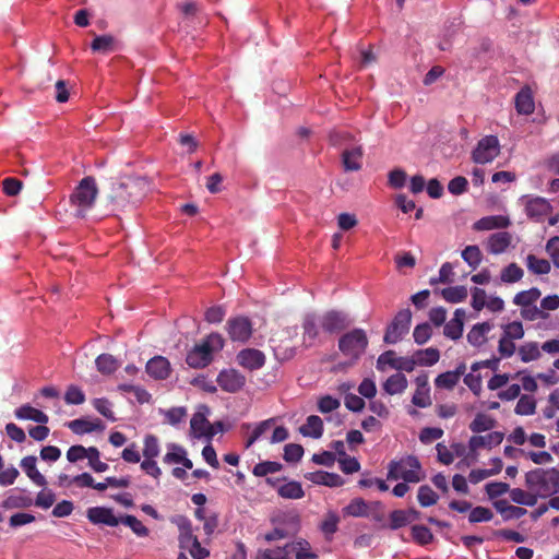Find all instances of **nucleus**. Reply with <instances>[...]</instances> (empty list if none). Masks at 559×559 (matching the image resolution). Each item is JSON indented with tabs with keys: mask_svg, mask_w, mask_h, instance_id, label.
I'll use <instances>...</instances> for the list:
<instances>
[{
	"mask_svg": "<svg viewBox=\"0 0 559 559\" xmlns=\"http://www.w3.org/2000/svg\"><path fill=\"white\" fill-rule=\"evenodd\" d=\"M150 183L144 177H128L112 189L111 201L118 209L134 205L147 193Z\"/></svg>",
	"mask_w": 559,
	"mask_h": 559,
	"instance_id": "1",
	"label": "nucleus"
},
{
	"mask_svg": "<svg viewBox=\"0 0 559 559\" xmlns=\"http://www.w3.org/2000/svg\"><path fill=\"white\" fill-rule=\"evenodd\" d=\"M525 486L538 498H549L559 493V469L535 468L525 474Z\"/></svg>",
	"mask_w": 559,
	"mask_h": 559,
	"instance_id": "2",
	"label": "nucleus"
},
{
	"mask_svg": "<svg viewBox=\"0 0 559 559\" xmlns=\"http://www.w3.org/2000/svg\"><path fill=\"white\" fill-rule=\"evenodd\" d=\"M369 340L362 329H353L338 338V350L348 366H354L365 355Z\"/></svg>",
	"mask_w": 559,
	"mask_h": 559,
	"instance_id": "3",
	"label": "nucleus"
},
{
	"mask_svg": "<svg viewBox=\"0 0 559 559\" xmlns=\"http://www.w3.org/2000/svg\"><path fill=\"white\" fill-rule=\"evenodd\" d=\"M224 347V340L218 333H211L197 344L188 354L186 361L192 368H204L211 364L214 354Z\"/></svg>",
	"mask_w": 559,
	"mask_h": 559,
	"instance_id": "4",
	"label": "nucleus"
},
{
	"mask_svg": "<svg viewBox=\"0 0 559 559\" xmlns=\"http://www.w3.org/2000/svg\"><path fill=\"white\" fill-rule=\"evenodd\" d=\"M97 186L92 177L83 178L71 194V205L79 217H84L92 209L97 197Z\"/></svg>",
	"mask_w": 559,
	"mask_h": 559,
	"instance_id": "5",
	"label": "nucleus"
},
{
	"mask_svg": "<svg viewBox=\"0 0 559 559\" xmlns=\"http://www.w3.org/2000/svg\"><path fill=\"white\" fill-rule=\"evenodd\" d=\"M334 144L342 146V163L346 171H357L361 168L362 147L346 131L335 134Z\"/></svg>",
	"mask_w": 559,
	"mask_h": 559,
	"instance_id": "6",
	"label": "nucleus"
},
{
	"mask_svg": "<svg viewBox=\"0 0 559 559\" xmlns=\"http://www.w3.org/2000/svg\"><path fill=\"white\" fill-rule=\"evenodd\" d=\"M386 477L389 480L403 479L405 483H419L424 474L419 461L415 456H406L389 464Z\"/></svg>",
	"mask_w": 559,
	"mask_h": 559,
	"instance_id": "7",
	"label": "nucleus"
},
{
	"mask_svg": "<svg viewBox=\"0 0 559 559\" xmlns=\"http://www.w3.org/2000/svg\"><path fill=\"white\" fill-rule=\"evenodd\" d=\"M412 312L409 309H403L396 313L393 321L388 326L383 341L386 344H396L409 331Z\"/></svg>",
	"mask_w": 559,
	"mask_h": 559,
	"instance_id": "8",
	"label": "nucleus"
},
{
	"mask_svg": "<svg viewBox=\"0 0 559 559\" xmlns=\"http://www.w3.org/2000/svg\"><path fill=\"white\" fill-rule=\"evenodd\" d=\"M527 217L534 222L540 223L552 212V206L548 200L542 197L524 195L521 198Z\"/></svg>",
	"mask_w": 559,
	"mask_h": 559,
	"instance_id": "9",
	"label": "nucleus"
},
{
	"mask_svg": "<svg viewBox=\"0 0 559 559\" xmlns=\"http://www.w3.org/2000/svg\"><path fill=\"white\" fill-rule=\"evenodd\" d=\"M500 153L499 140L495 135H487L478 141L472 153V158L476 164L491 163Z\"/></svg>",
	"mask_w": 559,
	"mask_h": 559,
	"instance_id": "10",
	"label": "nucleus"
},
{
	"mask_svg": "<svg viewBox=\"0 0 559 559\" xmlns=\"http://www.w3.org/2000/svg\"><path fill=\"white\" fill-rule=\"evenodd\" d=\"M320 316V326L326 334H334L350 325V320L345 312L330 310Z\"/></svg>",
	"mask_w": 559,
	"mask_h": 559,
	"instance_id": "11",
	"label": "nucleus"
},
{
	"mask_svg": "<svg viewBox=\"0 0 559 559\" xmlns=\"http://www.w3.org/2000/svg\"><path fill=\"white\" fill-rule=\"evenodd\" d=\"M302 342L306 347H311L323 341L325 334L320 326V316L316 313H307L302 322Z\"/></svg>",
	"mask_w": 559,
	"mask_h": 559,
	"instance_id": "12",
	"label": "nucleus"
},
{
	"mask_svg": "<svg viewBox=\"0 0 559 559\" xmlns=\"http://www.w3.org/2000/svg\"><path fill=\"white\" fill-rule=\"evenodd\" d=\"M385 365L397 371L412 372L415 369V362L412 357H399L393 350L384 352L379 356L377 369L383 371Z\"/></svg>",
	"mask_w": 559,
	"mask_h": 559,
	"instance_id": "13",
	"label": "nucleus"
},
{
	"mask_svg": "<svg viewBox=\"0 0 559 559\" xmlns=\"http://www.w3.org/2000/svg\"><path fill=\"white\" fill-rule=\"evenodd\" d=\"M227 332L234 342L245 343L252 334V324L246 317H236L227 321Z\"/></svg>",
	"mask_w": 559,
	"mask_h": 559,
	"instance_id": "14",
	"label": "nucleus"
},
{
	"mask_svg": "<svg viewBox=\"0 0 559 559\" xmlns=\"http://www.w3.org/2000/svg\"><path fill=\"white\" fill-rule=\"evenodd\" d=\"M217 383L223 391L236 393L246 384V378L235 369H225L218 373Z\"/></svg>",
	"mask_w": 559,
	"mask_h": 559,
	"instance_id": "15",
	"label": "nucleus"
},
{
	"mask_svg": "<svg viewBox=\"0 0 559 559\" xmlns=\"http://www.w3.org/2000/svg\"><path fill=\"white\" fill-rule=\"evenodd\" d=\"M86 516L93 524H103L107 526H117L121 518H117L110 508L93 507L87 509Z\"/></svg>",
	"mask_w": 559,
	"mask_h": 559,
	"instance_id": "16",
	"label": "nucleus"
},
{
	"mask_svg": "<svg viewBox=\"0 0 559 559\" xmlns=\"http://www.w3.org/2000/svg\"><path fill=\"white\" fill-rule=\"evenodd\" d=\"M237 362L248 370H257L264 366L265 355L259 349L246 348L238 353Z\"/></svg>",
	"mask_w": 559,
	"mask_h": 559,
	"instance_id": "17",
	"label": "nucleus"
},
{
	"mask_svg": "<svg viewBox=\"0 0 559 559\" xmlns=\"http://www.w3.org/2000/svg\"><path fill=\"white\" fill-rule=\"evenodd\" d=\"M146 372L155 380L167 379L170 374L171 367L167 358L155 356L146 362Z\"/></svg>",
	"mask_w": 559,
	"mask_h": 559,
	"instance_id": "18",
	"label": "nucleus"
},
{
	"mask_svg": "<svg viewBox=\"0 0 559 559\" xmlns=\"http://www.w3.org/2000/svg\"><path fill=\"white\" fill-rule=\"evenodd\" d=\"M420 512L414 508L407 510H394L389 515L391 530H399L419 519Z\"/></svg>",
	"mask_w": 559,
	"mask_h": 559,
	"instance_id": "19",
	"label": "nucleus"
},
{
	"mask_svg": "<svg viewBox=\"0 0 559 559\" xmlns=\"http://www.w3.org/2000/svg\"><path fill=\"white\" fill-rule=\"evenodd\" d=\"M493 329L490 322L476 323L467 333V342L474 347H481L488 341V333Z\"/></svg>",
	"mask_w": 559,
	"mask_h": 559,
	"instance_id": "20",
	"label": "nucleus"
},
{
	"mask_svg": "<svg viewBox=\"0 0 559 559\" xmlns=\"http://www.w3.org/2000/svg\"><path fill=\"white\" fill-rule=\"evenodd\" d=\"M466 312L464 309L459 308L454 311L453 318L445 323L443 334L451 340H459L463 334L464 320Z\"/></svg>",
	"mask_w": 559,
	"mask_h": 559,
	"instance_id": "21",
	"label": "nucleus"
},
{
	"mask_svg": "<svg viewBox=\"0 0 559 559\" xmlns=\"http://www.w3.org/2000/svg\"><path fill=\"white\" fill-rule=\"evenodd\" d=\"M204 412H207V407H200V409L192 416L190 420V430L194 438H201L211 435L210 424L205 417Z\"/></svg>",
	"mask_w": 559,
	"mask_h": 559,
	"instance_id": "22",
	"label": "nucleus"
},
{
	"mask_svg": "<svg viewBox=\"0 0 559 559\" xmlns=\"http://www.w3.org/2000/svg\"><path fill=\"white\" fill-rule=\"evenodd\" d=\"M67 426L76 435H84L93 431H102L105 428L103 423L97 418H78L69 421Z\"/></svg>",
	"mask_w": 559,
	"mask_h": 559,
	"instance_id": "23",
	"label": "nucleus"
},
{
	"mask_svg": "<svg viewBox=\"0 0 559 559\" xmlns=\"http://www.w3.org/2000/svg\"><path fill=\"white\" fill-rule=\"evenodd\" d=\"M511 240L512 236L508 231L495 233L487 240V250L492 254H500L508 249Z\"/></svg>",
	"mask_w": 559,
	"mask_h": 559,
	"instance_id": "24",
	"label": "nucleus"
},
{
	"mask_svg": "<svg viewBox=\"0 0 559 559\" xmlns=\"http://www.w3.org/2000/svg\"><path fill=\"white\" fill-rule=\"evenodd\" d=\"M511 222L508 216L492 215L486 216L474 223L473 228L475 230H491L496 228H507Z\"/></svg>",
	"mask_w": 559,
	"mask_h": 559,
	"instance_id": "25",
	"label": "nucleus"
},
{
	"mask_svg": "<svg viewBox=\"0 0 559 559\" xmlns=\"http://www.w3.org/2000/svg\"><path fill=\"white\" fill-rule=\"evenodd\" d=\"M515 109L520 115H531L534 112L535 103L530 87H523L515 96Z\"/></svg>",
	"mask_w": 559,
	"mask_h": 559,
	"instance_id": "26",
	"label": "nucleus"
},
{
	"mask_svg": "<svg viewBox=\"0 0 559 559\" xmlns=\"http://www.w3.org/2000/svg\"><path fill=\"white\" fill-rule=\"evenodd\" d=\"M408 385L407 378L402 372L390 376L384 383L382 389L389 395L402 394Z\"/></svg>",
	"mask_w": 559,
	"mask_h": 559,
	"instance_id": "27",
	"label": "nucleus"
},
{
	"mask_svg": "<svg viewBox=\"0 0 559 559\" xmlns=\"http://www.w3.org/2000/svg\"><path fill=\"white\" fill-rule=\"evenodd\" d=\"M14 415L20 420H33L38 424H47L48 416L28 404H24L14 411Z\"/></svg>",
	"mask_w": 559,
	"mask_h": 559,
	"instance_id": "28",
	"label": "nucleus"
},
{
	"mask_svg": "<svg viewBox=\"0 0 559 559\" xmlns=\"http://www.w3.org/2000/svg\"><path fill=\"white\" fill-rule=\"evenodd\" d=\"M37 459L33 455L25 456L21 461V467L27 477L37 486H45L46 478L41 475L36 467Z\"/></svg>",
	"mask_w": 559,
	"mask_h": 559,
	"instance_id": "29",
	"label": "nucleus"
},
{
	"mask_svg": "<svg viewBox=\"0 0 559 559\" xmlns=\"http://www.w3.org/2000/svg\"><path fill=\"white\" fill-rule=\"evenodd\" d=\"M276 424V418L272 417L260 423L252 425L251 431L246 441V448H250L254 442L261 439L266 432H269Z\"/></svg>",
	"mask_w": 559,
	"mask_h": 559,
	"instance_id": "30",
	"label": "nucleus"
},
{
	"mask_svg": "<svg viewBox=\"0 0 559 559\" xmlns=\"http://www.w3.org/2000/svg\"><path fill=\"white\" fill-rule=\"evenodd\" d=\"M503 435L500 432H490L486 436H474L469 439L468 445L471 450L476 451L480 448H492L501 443Z\"/></svg>",
	"mask_w": 559,
	"mask_h": 559,
	"instance_id": "31",
	"label": "nucleus"
},
{
	"mask_svg": "<svg viewBox=\"0 0 559 559\" xmlns=\"http://www.w3.org/2000/svg\"><path fill=\"white\" fill-rule=\"evenodd\" d=\"M307 478L313 484L324 485L328 487H340L344 484L343 478L338 474L323 471L310 473Z\"/></svg>",
	"mask_w": 559,
	"mask_h": 559,
	"instance_id": "32",
	"label": "nucleus"
},
{
	"mask_svg": "<svg viewBox=\"0 0 559 559\" xmlns=\"http://www.w3.org/2000/svg\"><path fill=\"white\" fill-rule=\"evenodd\" d=\"M179 528V543L181 548H189L190 544L194 542L197 536L193 535L191 522L185 516H178L175 520Z\"/></svg>",
	"mask_w": 559,
	"mask_h": 559,
	"instance_id": "33",
	"label": "nucleus"
},
{
	"mask_svg": "<svg viewBox=\"0 0 559 559\" xmlns=\"http://www.w3.org/2000/svg\"><path fill=\"white\" fill-rule=\"evenodd\" d=\"M299 432L304 437H310V438H313V439L321 438L322 435H323V421H322V419L319 416H317V415H310L307 418L306 424L302 425L299 428Z\"/></svg>",
	"mask_w": 559,
	"mask_h": 559,
	"instance_id": "34",
	"label": "nucleus"
},
{
	"mask_svg": "<svg viewBox=\"0 0 559 559\" xmlns=\"http://www.w3.org/2000/svg\"><path fill=\"white\" fill-rule=\"evenodd\" d=\"M415 367L419 366H433L440 359V353L437 348L428 347L426 349H419L412 356Z\"/></svg>",
	"mask_w": 559,
	"mask_h": 559,
	"instance_id": "35",
	"label": "nucleus"
},
{
	"mask_svg": "<svg viewBox=\"0 0 559 559\" xmlns=\"http://www.w3.org/2000/svg\"><path fill=\"white\" fill-rule=\"evenodd\" d=\"M527 270L534 275H546L550 272V262L546 259L538 258L535 254H528L525 258Z\"/></svg>",
	"mask_w": 559,
	"mask_h": 559,
	"instance_id": "36",
	"label": "nucleus"
},
{
	"mask_svg": "<svg viewBox=\"0 0 559 559\" xmlns=\"http://www.w3.org/2000/svg\"><path fill=\"white\" fill-rule=\"evenodd\" d=\"M542 348L537 342H525L518 348V355L522 362H531L540 358Z\"/></svg>",
	"mask_w": 559,
	"mask_h": 559,
	"instance_id": "37",
	"label": "nucleus"
},
{
	"mask_svg": "<svg viewBox=\"0 0 559 559\" xmlns=\"http://www.w3.org/2000/svg\"><path fill=\"white\" fill-rule=\"evenodd\" d=\"M438 460L444 464L450 465L453 463L455 455H461L463 452V447L461 444H453L451 448H448L443 443H438L436 445Z\"/></svg>",
	"mask_w": 559,
	"mask_h": 559,
	"instance_id": "38",
	"label": "nucleus"
},
{
	"mask_svg": "<svg viewBox=\"0 0 559 559\" xmlns=\"http://www.w3.org/2000/svg\"><path fill=\"white\" fill-rule=\"evenodd\" d=\"M290 552H295L296 559H318L310 544L306 539H297L289 543Z\"/></svg>",
	"mask_w": 559,
	"mask_h": 559,
	"instance_id": "39",
	"label": "nucleus"
},
{
	"mask_svg": "<svg viewBox=\"0 0 559 559\" xmlns=\"http://www.w3.org/2000/svg\"><path fill=\"white\" fill-rule=\"evenodd\" d=\"M510 498L514 503L533 507L537 503L538 496L536 492L526 491L521 488L510 489Z\"/></svg>",
	"mask_w": 559,
	"mask_h": 559,
	"instance_id": "40",
	"label": "nucleus"
},
{
	"mask_svg": "<svg viewBox=\"0 0 559 559\" xmlns=\"http://www.w3.org/2000/svg\"><path fill=\"white\" fill-rule=\"evenodd\" d=\"M95 366L102 374H111L119 368L120 362L110 354H100L95 360Z\"/></svg>",
	"mask_w": 559,
	"mask_h": 559,
	"instance_id": "41",
	"label": "nucleus"
},
{
	"mask_svg": "<svg viewBox=\"0 0 559 559\" xmlns=\"http://www.w3.org/2000/svg\"><path fill=\"white\" fill-rule=\"evenodd\" d=\"M524 276V271L516 263H510L500 272V281L503 284H514L520 282Z\"/></svg>",
	"mask_w": 559,
	"mask_h": 559,
	"instance_id": "42",
	"label": "nucleus"
},
{
	"mask_svg": "<svg viewBox=\"0 0 559 559\" xmlns=\"http://www.w3.org/2000/svg\"><path fill=\"white\" fill-rule=\"evenodd\" d=\"M344 515L362 518L369 514V506L362 498L353 499L344 509Z\"/></svg>",
	"mask_w": 559,
	"mask_h": 559,
	"instance_id": "43",
	"label": "nucleus"
},
{
	"mask_svg": "<svg viewBox=\"0 0 559 559\" xmlns=\"http://www.w3.org/2000/svg\"><path fill=\"white\" fill-rule=\"evenodd\" d=\"M116 38L111 35L96 36L92 41L91 48L95 52L109 53L116 49Z\"/></svg>",
	"mask_w": 559,
	"mask_h": 559,
	"instance_id": "44",
	"label": "nucleus"
},
{
	"mask_svg": "<svg viewBox=\"0 0 559 559\" xmlns=\"http://www.w3.org/2000/svg\"><path fill=\"white\" fill-rule=\"evenodd\" d=\"M442 298L451 304H459L467 298L468 292L465 286H451L440 292Z\"/></svg>",
	"mask_w": 559,
	"mask_h": 559,
	"instance_id": "45",
	"label": "nucleus"
},
{
	"mask_svg": "<svg viewBox=\"0 0 559 559\" xmlns=\"http://www.w3.org/2000/svg\"><path fill=\"white\" fill-rule=\"evenodd\" d=\"M540 290L536 287H532L527 290H522L513 297V304L519 307L532 306L540 297Z\"/></svg>",
	"mask_w": 559,
	"mask_h": 559,
	"instance_id": "46",
	"label": "nucleus"
},
{
	"mask_svg": "<svg viewBox=\"0 0 559 559\" xmlns=\"http://www.w3.org/2000/svg\"><path fill=\"white\" fill-rule=\"evenodd\" d=\"M525 331L522 322L512 321L501 325V335L515 343L524 337Z\"/></svg>",
	"mask_w": 559,
	"mask_h": 559,
	"instance_id": "47",
	"label": "nucleus"
},
{
	"mask_svg": "<svg viewBox=\"0 0 559 559\" xmlns=\"http://www.w3.org/2000/svg\"><path fill=\"white\" fill-rule=\"evenodd\" d=\"M525 331L522 322L512 321L501 325V335L515 343L524 337Z\"/></svg>",
	"mask_w": 559,
	"mask_h": 559,
	"instance_id": "48",
	"label": "nucleus"
},
{
	"mask_svg": "<svg viewBox=\"0 0 559 559\" xmlns=\"http://www.w3.org/2000/svg\"><path fill=\"white\" fill-rule=\"evenodd\" d=\"M277 492L286 499H300L305 495L301 484L294 480L280 486Z\"/></svg>",
	"mask_w": 559,
	"mask_h": 559,
	"instance_id": "49",
	"label": "nucleus"
},
{
	"mask_svg": "<svg viewBox=\"0 0 559 559\" xmlns=\"http://www.w3.org/2000/svg\"><path fill=\"white\" fill-rule=\"evenodd\" d=\"M290 547L289 544L284 547L273 549H260L257 552V559H289Z\"/></svg>",
	"mask_w": 559,
	"mask_h": 559,
	"instance_id": "50",
	"label": "nucleus"
},
{
	"mask_svg": "<svg viewBox=\"0 0 559 559\" xmlns=\"http://www.w3.org/2000/svg\"><path fill=\"white\" fill-rule=\"evenodd\" d=\"M461 373L459 371H447L439 374L435 384L439 389L452 390L460 381Z\"/></svg>",
	"mask_w": 559,
	"mask_h": 559,
	"instance_id": "51",
	"label": "nucleus"
},
{
	"mask_svg": "<svg viewBox=\"0 0 559 559\" xmlns=\"http://www.w3.org/2000/svg\"><path fill=\"white\" fill-rule=\"evenodd\" d=\"M461 255H462V259L474 270L477 269L479 266V264L481 263V259H483L481 251L475 245L467 246L462 251Z\"/></svg>",
	"mask_w": 559,
	"mask_h": 559,
	"instance_id": "52",
	"label": "nucleus"
},
{
	"mask_svg": "<svg viewBox=\"0 0 559 559\" xmlns=\"http://www.w3.org/2000/svg\"><path fill=\"white\" fill-rule=\"evenodd\" d=\"M495 426V420L486 414H477L469 425L473 432L479 433L490 430Z\"/></svg>",
	"mask_w": 559,
	"mask_h": 559,
	"instance_id": "53",
	"label": "nucleus"
},
{
	"mask_svg": "<svg viewBox=\"0 0 559 559\" xmlns=\"http://www.w3.org/2000/svg\"><path fill=\"white\" fill-rule=\"evenodd\" d=\"M536 411V401L531 395H522L515 406V414L521 416L533 415Z\"/></svg>",
	"mask_w": 559,
	"mask_h": 559,
	"instance_id": "54",
	"label": "nucleus"
},
{
	"mask_svg": "<svg viewBox=\"0 0 559 559\" xmlns=\"http://www.w3.org/2000/svg\"><path fill=\"white\" fill-rule=\"evenodd\" d=\"M121 524L131 528V531L139 537L148 535V528L134 515H124L121 518Z\"/></svg>",
	"mask_w": 559,
	"mask_h": 559,
	"instance_id": "55",
	"label": "nucleus"
},
{
	"mask_svg": "<svg viewBox=\"0 0 559 559\" xmlns=\"http://www.w3.org/2000/svg\"><path fill=\"white\" fill-rule=\"evenodd\" d=\"M144 459H156L160 453L158 439L153 435H146L143 440Z\"/></svg>",
	"mask_w": 559,
	"mask_h": 559,
	"instance_id": "56",
	"label": "nucleus"
},
{
	"mask_svg": "<svg viewBox=\"0 0 559 559\" xmlns=\"http://www.w3.org/2000/svg\"><path fill=\"white\" fill-rule=\"evenodd\" d=\"M417 499L421 507L427 508L436 504L439 497L429 486L424 485L418 488Z\"/></svg>",
	"mask_w": 559,
	"mask_h": 559,
	"instance_id": "57",
	"label": "nucleus"
},
{
	"mask_svg": "<svg viewBox=\"0 0 559 559\" xmlns=\"http://www.w3.org/2000/svg\"><path fill=\"white\" fill-rule=\"evenodd\" d=\"M87 452L86 459L88 460V465L93 471L96 473H104L109 468L107 463L100 461V453L97 448L90 447Z\"/></svg>",
	"mask_w": 559,
	"mask_h": 559,
	"instance_id": "58",
	"label": "nucleus"
},
{
	"mask_svg": "<svg viewBox=\"0 0 559 559\" xmlns=\"http://www.w3.org/2000/svg\"><path fill=\"white\" fill-rule=\"evenodd\" d=\"M166 421L171 426L183 423L187 417V409L183 406L173 407L162 412Z\"/></svg>",
	"mask_w": 559,
	"mask_h": 559,
	"instance_id": "59",
	"label": "nucleus"
},
{
	"mask_svg": "<svg viewBox=\"0 0 559 559\" xmlns=\"http://www.w3.org/2000/svg\"><path fill=\"white\" fill-rule=\"evenodd\" d=\"M168 451L164 456V463L166 464H179L183 456L186 455L187 451L176 443H170L167 445Z\"/></svg>",
	"mask_w": 559,
	"mask_h": 559,
	"instance_id": "60",
	"label": "nucleus"
},
{
	"mask_svg": "<svg viewBox=\"0 0 559 559\" xmlns=\"http://www.w3.org/2000/svg\"><path fill=\"white\" fill-rule=\"evenodd\" d=\"M281 468H282V464L281 463L272 462V461H265V462L258 463L253 467L252 473H253L254 476L263 477V476H266L269 474H275V473L280 472Z\"/></svg>",
	"mask_w": 559,
	"mask_h": 559,
	"instance_id": "61",
	"label": "nucleus"
},
{
	"mask_svg": "<svg viewBox=\"0 0 559 559\" xmlns=\"http://www.w3.org/2000/svg\"><path fill=\"white\" fill-rule=\"evenodd\" d=\"M412 536L419 545H427L433 538L431 531L424 525H414L412 527Z\"/></svg>",
	"mask_w": 559,
	"mask_h": 559,
	"instance_id": "62",
	"label": "nucleus"
},
{
	"mask_svg": "<svg viewBox=\"0 0 559 559\" xmlns=\"http://www.w3.org/2000/svg\"><path fill=\"white\" fill-rule=\"evenodd\" d=\"M493 518V513L486 507H475L471 510L468 521L471 523L488 522Z\"/></svg>",
	"mask_w": 559,
	"mask_h": 559,
	"instance_id": "63",
	"label": "nucleus"
},
{
	"mask_svg": "<svg viewBox=\"0 0 559 559\" xmlns=\"http://www.w3.org/2000/svg\"><path fill=\"white\" fill-rule=\"evenodd\" d=\"M545 249L554 265L559 269V236H554L548 239Z\"/></svg>",
	"mask_w": 559,
	"mask_h": 559,
	"instance_id": "64",
	"label": "nucleus"
}]
</instances>
